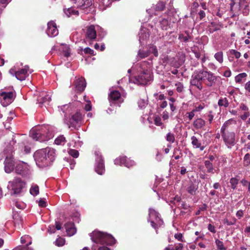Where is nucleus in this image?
I'll return each mask as SVG.
<instances>
[{"mask_svg": "<svg viewBox=\"0 0 250 250\" xmlns=\"http://www.w3.org/2000/svg\"><path fill=\"white\" fill-rule=\"evenodd\" d=\"M103 29L98 25H91L86 29L84 42L86 44L91 45L93 42L96 40L97 33L101 37L103 38L104 36V34L103 33Z\"/></svg>", "mask_w": 250, "mask_h": 250, "instance_id": "39448f33", "label": "nucleus"}, {"mask_svg": "<svg viewBox=\"0 0 250 250\" xmlns=\"http://www.w3.org/2000/svg\"><path fill=\"white\" fill-rule=\"evenodd\" d=\"M138 106L141 109H143L146 107L147 104V100L146 99H140L138 102Z\"/></svg>", "mask_w": 250, "mask_h": 250, "instance_id": "c03bdc74", "label": "nucleus"}, {"mask_svg": "<svg viewBox=\"0 0 250 250\" xmlns=\"http://www.w3.org/2000/svg\"><path fill=\"white\" fill-rule=\"evenodd\" d=\"M68 153L73 158H77L79 156V152L75 149H70L68 150Z\"/></svg>", "mask_w": 250, "mask_h": 250, "instance_id": "5fc2aeb1", "label": "nucleus"}, {"mask_svg": "<svg viewBox=\"0 0 250 250\" xmlns=\"http://www.w3.org/2000/svg\"><path fill=\"white\" fill-rule=\"evenodd\" d=\"M55 150L51 147L38 150L34 155L36 165L42 168L50 166L55 160Z\"/></svg>", "mask_w": 250, "mask_h": 250, "instance_id": "f03ea898", "label": "nucleus"}, {"mask_svg": "<svg viewBox=\"0 0 250 250\" xmlns=\"http://www.w3.org/2000/svg\"><path fill=\"white\" fill-rule=\"evenodd\" d=\"M229 103L227 98L220 97L218 101V105L220 108H226L229 107Z\"/></svg>", "mask_w": 250, "mask_h": 250, "instance_id": "cd10ccee", "label": "nucleus"}, {"mask_svg": "<svg viewBox=\"0 0 250 250\" xmlns=\"http://www.w3.org/2000/svg\"><path fill=\"white\" fill-rule=\"evenodd\" d=\"M149 38V34L148 30L145 28H141L139 33V41L140 44L143 45L146 44Z\"/></svg>", "mask_w": 250, "mask_h": 250, "instance_id": "a211bd4d", "label": "nucleus"}, {"mask_svg": "<svg viewBox=\"0 0 250 250\" xmlns=\"http://www.w3.org/2000/svg\"><path fill=\"white\" fill-rule=\"evenodd\" d=\"M215 244L219 250H226V248L224 246L223 242L218 239L215 240Z\"/></svg>", "mask_w": 250, "mask_h": 250, "instance_id": "49530a36", "label": "nucleus"}, {"mask_svg": "<svg viewBox=\"0 0 250 250\" xmlns=\"http://www.w3.org/2000/svg\"><path fill=\"white\" fill-rule=\"evenodd\" d=\"M230 53L235 56L236 59H239L241 57V53L234 49H231L229 50Z\"/></svg>", "mask_w": 250, "mask_h": 250, "instance_id": "bf43d9fd", "label": "nucleus"}, {"mask_svg": "<svg viewBox=\"0 0 250 250\" xmlns=\"http://www.w3.org/2000/svg\"><path fill=\"white\" fill-rule=\"evenodd\" d=\"M15 205L17 208H18L19 209H23L24 208V207H25V205L23 203H19L18 202H16L15 203Z\"/></svg>", "mask_w": 250, "mask_h": 250, "instance_id": "774afa93", "label": "nucleus"}, {"mask_svg": "<svg viewBox=\"0 0 250 250\" xmlns=\"http://www.w3.org/2000/svg\"><path fill=\"white\" fill-rule=\"evenodd\" d=\"M149 53H151L153 54L154 56L158 57V52L157 50V47L155 45H151L149 49Z\"/></svg>", "mask_w": 250, "mask_h": 250, "instance_id": "de8ad7c7", "label": "nucleus"}, {"mask_svg": "<svg viewBox=\"0 0 250 250\" xmlns=\"http://www.w3.org/2000/svg\"><path fill=\"white\" fill-rule=\"evenodd\" d=\"M64 226L66 232L68 236H71L76 233V228L73 223L67 222L65 224Z\"/></svg>", "mask_w": 250, "mask_h": 250, "instance_id": "b1692460", "label": "nucleus"}, {"mask_svg": "<svg viewBox=\"0 0 250 250\" xmlns=\"http://www.w3.org/2000/svg\"><path fill=\"white\" fill-rule=\"evenodd\" d=\"M16 173L22 176H26L29 174V166L27 163L19 162L16 164L15 168Z\"/></svg>", "mask_w": 250, "mask_h": 250, "instance_id": "2eb2a0df", "label": "nucleus"}, {"mask_svg": "<svg viewBox=\"0 0 250 250\" xmlns=\"http://www.w3.org/2000/svg\"><path fill=\"white\" fill-rule=\"evenodd\" d=\"M152 66L151 61H143L139 64L140 74L136 76L133 83L138 84L145 85L152 81V74L151 67Z\"/></svg>", "mask_w": 250, "mask_h": 250, "instance_id": "7ed1b4c3", "label": "nucleus"}, {"mask_svg": "<svg viewBox=\"0 0 250 250\" xmlns=\"http://www.w3.org/2000/svg\"><path fill=\"white\" fill-rule=\"evenodd\" d=\"M75 85L76 90L79 92H82L84 90L86 86V82L83 77L77 78L75 81Z\"/></svg>", "mask_w": 250, "mask_h": 250, "instance_id": "aec40b11", "label": "nucleus"}, {"mask_svg": "<svg viewBox=\"0 0 250 250\" xmlns=\"http://www.w3.org/2000/svg\"><path fill=\"white\" fill-rule=\"evenodd\" d=\"M214 57L216 60L218 61L220 63H222L224 61L223 58V53L222 51H219L216 53Z\"/></svg>", "mask_w": 250, "mask_h": 250, "instance_id": "ea45409f", "label": "nucleus"}, {"mask_svg": "<svg viewBox=\"0 0 250 250\" xmlns=\"http://www.w3.org/2000/svg\"><path fill=\"white\" fill-rule=\"evenodd\" d=\"M181 197L178 195L175 196L173 200H170L171 203L176 204V203H179L181 201Z\"/></svg>", "mask_w": 250, "mask_h": 250, "instance_id": "69168bd1", "label": "nucleus"}, {"mask_svg": "<svg viewBox=\"0 0 250 250\" xmlns=\"http://www.w3.org/2000/svg\"><path fill=\"white\" fill-rule=\"evenodd\" d=\"M59 49L63 52L64 57L67 58L70 56V48L67 44H61Z\"/></svg>", "mask_w": 250, "mask_h": 250, "instance_id": "7c9ffc66", "label": "nucleus"}, {"mask_svg": "<svg viewBox=\"0 0 250 250\" xmlns=\"http://www.w3.org/2000/svg\"><path fill=\"white\" fill-rule=\"evenodd\" d=\"M165 5L163 2H159L155 6L156 11H162L164 10Z\"/></svg>", "mask_w": 250, "mask_h": 250, "instance_id": "3c124183", "label": "nucleus"}, {"mask_svg": "<svg viewBox=\"0 0 250 250\" xmlns=\"http://www.w3.org/2000/svg\"><path fill=\"white\" fill-rule=\"evenodd\" d=\"M90 236L94 243L92 247V250H110L104 245H112L116 242L111 235L99 231H93Z\"/></svg>", "mask_w": 250, "mask_h": 250, "instance_id": "f257e3e1", "label": "nucleus"}, {"mask_svg": "<svg viewBox=\"0 0 250 250\" xmlns=\"http://www.w3.org/2000/svg\"><path fill=\"white\" fill-rule=\"evenodd\" d=\"M83 116L80 112H77L69 118H65L64 123L71 129H76L80 126Z\"/></svg>", "mask_w": 250, "mask_h": 250, "instance_id": "9d476101", "label": "nucleus"}, {"mask_svg": "<svg viewBox=\"0 0 250 250\" xmlns=\"http://www.w3.org/2000/svg\"><path fill=\"white\" fill-rule=\"evenodd\" d=\"M185 33L187 34L186 36H185L183 34L179 35V39L182 42H187L189 41H191L192 37L190 35L188 31H186Z\"/></svg>", "mask_w": 250, "mask_h": 250, "instance_id": "72a5a7b5", "label": "nucleus"}, {"mask_svg": "<svg viewBox=\"0 0 250 250\" xmlns=\"http://www.w3.org/2000/svg\"><path fill=\"white\" fill-rule=\"evenodd\" d=\"M236 121L233 119H230L227 121H226L222 126L221 127L220 132L221 133H225L226 132H229V129L230 128L231 125L233 124H235Z\"/></svg>", "mask_w": 250, "mask_h": 250, "instance_id": "5701e85b", "label": "nucleus"}, {"mask_svg": "<svg viewBox=\"0 0 250 250\" xmlns=\"http://www.w3.org/2000/svg\"><path fill=\"white\" fill-rule=\"evenodd\" d=\"M25 186V183L21 178L16 177L8 182L7 188L11 194L18 195L22 191Z\"/></svg>", "mask_w": 250, "mask_h": 250, "instance_id": "0eeeda50", "label": "nucleus"}, {"mask_svg": "<svg viewBox=\"0 0 250 250\" xmlns=\"http://www.w3.org/2000/svg\"><path fill=\"white\" fill-rule=\"evenodd\" d=\"M198 186L193 183H191L187 188V190L188 192L191 195H195Z\"/></svg>", "mask_w": 250, "mask_h": 250, "instance_id": "473e14b6", "label": "nucleus"}, {"mask_svg": "<svg viewBox=\"0 0 250 250\" xmlns=\"http://www.w3.org/2000/svg\"><path fill=\"white\" fill-rule=\"evenodd\" d=\"M166 138L167 141L171 143H173L175 141L174 135L173 133L171 132H169L167 134Z\"/></svg>", "mask_w": 250, "mask_h": 250, "instance_id": "09e8293b", "label": "nucleus"}, {"mask_svg": "<svg viewBox=\"0 0 250 250\" xmlns=\"http://www.w3.org/2000/svg\"><path fill=\"white\" fill-rule=\"evenodd\" d=\"M149 53L148 51L141 50L139 49L137 55V59H142L148 57Z\"/></svg>", "mask_w": 250, "mask_h": 250, "instance_id": "f704fd0d", "label": "nucleus"}, {"mask_svg": "<svg viewBox=\"0 0 250 250\" xmlns=\"http://www.w3.org/2000/svg\"><path fill=\"white\" fill-rule=\"evenodd\" d=\"M250 116V113L249 111H245L243 114H242L240 118L243 121H245Z\"/></svg>", "mask_w": 250, "mask_h": 250, "instance_id": "680f3d73", "label": "nucleus"}, {"mask_svg": "<svg viewBox=\"0 0 250 250\" xmlns=\"http://www.w3.org/2000/svg\"><path fill=\"white\" fill-rule=\"evenodd\" d=\"M229 182L231 188L234 189L236 188L237 185L238 183V180L236 178L233 177L230 179Z\"/></svg>", "mask_w": 250, "mask_h": 250, "instance_id": "a18cd8bd", "label": "nucleus"}, {"mask_svg": "<svg viewBox=\"0 0 250 250\" xmlns=\"http://www.w3.org/2000/svg\"><path fill=\"white\" fill-rule=\"evenodd\" d=\"M239 108L242 111H249V107L244 103H241L240 104Z\"/></svg>", "mask_w": 250, "mask_h": 250, "instance_id": "338daca9", "label": "nucleus"}, {"mask_svg": "<svg viewBox=\"0 0 250 250\" xmlns=\"http://www.w3.org/2000/svg\"><path fill=\"white\" fill-rule=\"evenodd\" d=\"M203 82L209 87L215 84L217 78L213 73L210 71L203 70Z\"/></svg>", "mask_w": 250, "mask_h": 250, "instance_id": "4468645a", "label": "nucleus"}, {"mask_svg": "<svg viewBox=\"0 0 250 250\" xmlns=\"http://www.w3.org/2000/svg\"><path fill=\"white\" fill-rule=\"evenodd\" d=\"M21 242L22 244H25L26 243V246L24 247H28L32 243L31 237L29 235L22 236L21 238Z\"/></svg>", "mask_w": 250, "mask_h": 250, "instance_id": "c9c22d12", "label": "nucleus"}, {"mask_svg": "<svg viewBox=\"0 0 250 250\" xmlns=\"http://www.w3.org/2000/svg\"><path fill=\"white\" fill-rule=\"evenodd\" d=\"M13 250H33V249L31 248L19 246L14 249Z\"/></svg>", "mask_w": 250, "mask_h": 250, "instance_id": "e2e57ef3", "label": "nucleus"}, {"mask_svg": "<svg viewBox=\"0 0 250 250\" xmlns=\"http://www.w3.org/2000/svg\"><path fill=\"white\" fill-rule=\"evenodd\" d=\"M114 164L116 165H124L125 167L129 168L135 165V163L134 161L127 159L125 156H123L116 158L114 160Z\"/></svg>", "mask_w": 250, "mask_h": 250, "instance_id": "dca6fc26", "label": "nucleus"}, {"mask_svg": "<svg viewBox=\"0 0 250 250\" xmlns=\"http://www.w3.org/2000/svg\"><path fill=\"white\" fill-rule=\"evenodd\" d=\"M64 13L67 17H70L72 16H78L79 11L73 7H70L67 9H64Z\"/></svg>", "mask_w": 250, "mask_h": 250, "instance_id": "c85d7f7f", "label": "nucleus"}, {"mask_svg": "<svg viewBox=\"0 0 250 250\" xmlns=\"http://www.w3.org/2000/svg\"><path fill=\"white\" fill-rule=\"evenodd\" d=\"M15 164L12 157H8L4 161V170L6 173H10L14 169Z\"/></svg>", "mask_w": 250, "mask_h": 250, "instance_id": "412c9836", "label": "nucleus"}, {"mask_svg": "<svg viewBox=\"0 0 250 250\" xmlns=\"http://www.w3.org/2000/svg\"><path fill=\"white\" fill-rule=\"evenodd\" d=\"M247 77V74L244 72L240 73L235 77V81L236 83H240L242 82L243 79H245Z\"/></svg>", "mask_w": 250, "mask_h": 250, "instance_id": "4c0bfd02", "label": "nucleus"}, {"mask_svg": "<svg viewBox=\"0 0 250 250\" xmlns=\"http://www.w3.org/2000/svg\"><path fill=\"white\" fill-rule=\"evenodd\" d=\"M154 121L155 125L157 126H160L163 125L162 123L161 122V119L159 116H156L155 117Z\"/></svg>", "mask_w": 250, "mask_h": 250, "instance_id": "052dcab7", "label": "nucleus"}, {"mask_svg": "<svg viewBox=\"0 0 250 250\" xmlns=\"http://www.w3.org/2000/svg\"><path fill=\"white\" fill-rule=\"evenodd\" d=\"M243 165L245 167L250 166V154L247 153L243 158Z\"/></svg>", "mask_w": 250, "mask_h": 250, "instance_id": "37998d69", "label": "nucleus"}, {"mask_svg": "<svg viewBox=\"0 0 250 250\" xmlns=\"http://www.w3.org/2000/svg\"><path fill=\"white\" fill-rule=\"evenodd\" d=\"M50 93L46 91H42L38 97L37 101L40 104H48L51 101Z\"/></svg>", "mask_w": 250, "mask_h": 250, "instance_id": "6ab92c4d", "label": "nucleus"}, {"mask_svg": "<svg viewBox=\"0 0 250 250\" xmlns=\"http://www.w3.org/2000/svg\"><path fill=\"white\" fill-rule=\"evenodd\" d=\"M191 144L194 148H199L201 151L205 149V146L202 145L201 142L196 137L193 136L191 137Z\"/></svg>", "mask_w": 250, "mask_h": 250, "instance_id": "a878e982", "label": "nucleus"}, {"mask_svg": "<svg viewBox=\"0 0 250 250\" xmlns=\"http://www.w3.org/2000/svg\"><path fill=\"white\" fill-rule=\"evenodd\" d=\"M15 93L13 90H8L6 89L1 90L0 92V103L4 107L9 105L15 98Z\"/></svg>", "mask_w": 250, "mask_h": 250, "instance_id": "1a4fd4ad", "label": "nucleus"}, {"mask_svg": "<svg viewBox=\"0 0 250 250\" xmlns=\"http://www.w3.org/2000/svg\"><path fill=\"white\" fill-rule=\"evenodd\" d=\"M13 220L14 223L16 227H17L18 229H20L21 228V226L22 223V219L21 216H20L18 214H15L13 215Z\"/></svg>", "mask_w": 250, "mask_h": 250, "instance_id": "c756f323", "label": "nucleus"}, {"mask_svg": "<svg viewBox=\"0 0 250 250\" xmlns=\"http://www.w3.org/2000/svg\"><path fill=\"white\" fill-rule=\"evenodd\" d=\"M221 136L225 145L228 148H231L235 144V134L234 132L222 133Z\"/></svg>", "mask_w": 250, "mask_h": 250, "instance_id": "ddd939ff", "label": "nucleus"}, {"mask_svg": "<svg viewBox=\"0 0 250 250\" xmlns=\"http://www.w3.org/2000/svg\"><path fill=\"white\" fill-rule=\"evenodd\" d=\"M245 89L246 90V95L250 98V81L247 82L245 84Z\"/></svg>", "mask_w": 250, "mask_h": 250, "instance_id": "864d4df0", "label": "nucleus"}, {"mask_svg": "<svg viewBox=\"0 0 250 250\" xmlns=\"http://www.w3.org/2000/svg\"><path fill=\"white\" fill-rule=\"evenodd\" d=\"M120 98L121 94L118 90H110V92L108 96L109 101L110 103L118 101L120 100Z\"/></svg>", "mask_w": 250, "mask_h": 250, "instance_id": "393cba45", "label": "nucleus"}, {"mask_svg": "<svg viewBox=\"0 0 250 250\" xmlns=\"http://www.w3.org/2000/svg\"><path fill=\"white\" fill-rule=\"evenodd\" d=\"M33 70L29 69L28 65H25L23 68H20L17 66H14L9 71V73L19 81H22L31 74Z\"/></svg>", "mask_w": 250, "mask_h": 250, "instance_id": "423d86ee", "label": "nucleus"}, {"mask_svg": "<svg viewBox=\"0 0 250 250\" xmlns=\"http://www.w3.org/2000/svg\"><path fill=\"white\" fill-rule=\"evenodd\" d=\"M30 193L33 196H36L39 193V187L36 185H33L30 188Z\"/></svg>", "mask_w": 250, "mask_h": 250, "instance_id": "79ce46f5", "label": "nucleus"}, {"mask_svg": "<svg viewBox=\"0 0 250 250\" xmlns=\"http://www.w3.org/2000/svg\"><path fill=\"white\" fill-rule=\"evenodd\" d=\"M46 33L50 37H54L58 35L59 31L54 21H51L48 22Z\"/></svg>", "mask_w": 250, "mask_h": 250, "instance_id": "f3484780", "label": "nucleus"}, {"mask_svg": "<svg viewBox=\"0 0 250 250\" xmlns=\"http://www.w3.org/2000/svg\"><path fill=\"white\" fill-rule=\"evenodd\" d=\"M160 62L163 66L166 65L168 62V57L167 55H162L160 58Z\"/></svg>", "mask_w": 250, "mask_h": 250, "instance_id": "603ef678", "label": "nucleus"}, {"mask_svg": "<svg viewBox=\"0 0 250 250\" xmlns=\"http://www.w3.org/2000/svg\"><path fill=\"white\" fill-rule=\"evenodd\" d=\"M148 222L150 223L151 227L156 229L157 233V229L163 225V221L161 219L160 214L155 209L149 208Z\"/></svg>", "mask_w": 250, "mask_h": 250, "instance_id": "6e6552de", "label": "nucleus"}, {"mask_svg": "<svg viewBox=\"0 0 250 250\" xmlns=\"http://www.w3.org/2000/svg\"><path fill=\"white\" fill-rule=\"evenodd\" d=\"M175 86L176 90L179 93L182 92L184 89V85L181 83L178 82L175 83Z\"/></svg>", "mask_w": 250, "mask_h": 250, "instance_id": "6e6d98bb", "label": "nucleus"}, {"mask_svg": "<svg viewBox=\"0 0 250 250\" xmlns=\"http://www.w3.org/2000/svg\"><path fill=\"white\" fill-rule=\"evenodd\" d=\"M83 52H84V54H89L90 55H94V51L93 50L90 49L89 47H86L84 49H83V48H81L78 50V53L83 54Z\"/></svg>", "mask_w": 250, "mask_h": 250, "instance_id": "58836bf2", "label": "nucleus"}, {"mask_svg": "<svg viewBox=\"0 0 250 250\" xmlns=\"http://www.w3.org/2000/svg\"><path fill=\"white\" fill-rule=\"evenodd\" d=\"M203 75V69L198 70L194 71L191 76V78L190 80L191 84L193 86H196L199 90L202 89Z\"/></svg>", "mask_w": 250, "mask_h": 250, "instance_id": "9b49d317", "label": "nucleus"}, {"mask_svg": "<svg viewBox=\"0 0 250 250\" xmlns=\"http://www.w3.org/2000/svg\"><path fill=\"white\" fill-rule=\"evenodd\" d=\"M92 4V0H78L76 3L77 7L82 10L87 9Z\"/></svg>", "mask_w": 250, "mask_h": 250, "instance_id": "4be33fe9", "label": "nucleus"}, {"mask_svg": "<svg viewBox=\"0 0 250 250\" xmlns=\"http://www.w3.org/2000/svg\"><path fill=\"white\" fill-rule=\"evenodd\" d=\"M205 125V121L201 118H197L193 123V126L197 129L203 128Z\"/></svg>", "mask_w": 250, "mask_h": 250, "instance_id": "bb28decb", "label": "nucleus"}, {"mask_svg": "<svg viewBox=\"0 0 250 250\" xmlns=\"http://www.w3.org/2000/svg\"><path fill=\"white\" fill-rule=\"evenodd\" d=\"M9 114L10 116L7 117L6 121L4 123V126L5 127H6V124L10 123L15 116L14 113L13 112H10Z\"/></svg>", "mask_w": 250, "mask_h": 250, "instance_id": "13d9d810", "label": "nucleus"}, {"mask_svg": "<svg viewBox=\"0 0 250 250\" xmlns=\"http://www.w3.org/2000/svg\"><path fill=\"white\" fill-rule=\"evenodd\" d=\"M48 125L38 126L30 131V136L35 140L40 142L47 141L53 137L52 131Z\"/></svg>", "mask_w": 250, "mask_h": 250, "instance_id": "20e7f679", "label": "nucleus"}, {"mask_svg": "<svg viewBox=\"0 0 250 250\" xmlns=\"http://www.w3.org/2000/svg\"><path fill=\"white\" fill-rule=\"evenodd\" d=\"M99 1L102 4L106 7L109 6L111 3V1L110 0H99Z\"/></svg>", "mask_w": 250, "mask_h": 250, "instance_id": "0e129e2a", "label": "nucleus"}, {"mask_svg": "<svg viewBox=\"0 0 250 250\" xmlns=\"http://www.w3.org/2000/svg\"><path fill=\"white\" fill-rule=\"evenodd\" d=\"M65 142V138L63 135L59 136L55 140V143L57 145H63Z\"/></svg>", "mask_w": 250, "mask_h": 250, "instance_id": "a19ab883", "label": "nucleus"}, {"mask_svg": "<svg viewBox=\"0 0 250 250\" xmlns=\"http://www.w3.org/2000/svg\"><path fill=\"white\" fill-rule=\"evenodd\" d=\"M195 115V111L193 109L190 112H187L186 114V117L187 118L189 121L192 120L193 118Z\"/></svg>", "mask_w": 250, "mask_h": 250, "instance_id": "4d7b16f0", "label": "nucleus"}, {"mask_svg": "<svg viewBox=\"0 0 250 250\" xmlns=\"http://www.w3.org/2000/svg\"><path fill=\"white\" fill-rule=\"evenodd\" d=\"M159 25L160 26V27L163 30H166L168 29V25H169L168 21L166 19L163 18L160 21Z\"/></svg>", "mask_w": 250, "mask_h": 250, "instance_id": "e433bc0d", "label": "nucleus"}, {"mask_svg": "<svg viewBox=\"0 0 250 250\" xmlns=\"http://www.w3.org/2000/svg\"><path fill=\"white\" fill-rule=\"evenodd\" d=\"M204 164L205 167L207 169V172L214 173V168L213 166V164L208 160H206L204 162Z\"/></svg>", "mask_w": 250, "mask_h": 250, "instance_id": "2f4dec72", "label": "nucleus"}, {"mask_svg": "<svg viewBox=\"0 0 250 250\" xmlns=\"http://www.w3.org/2000/svg\"><path fill=\"white\" fill-rule=\"evenodd\" d=\"M65 240L62 237L58 238L55 242V244L58 247H62L63 246Z\"/></svg>", "mask_w": 250, "mask_h": 250, "instance_id": "8fccbe9b", "label": "nucleus"}, {"mask_svg": "<svg viewBox=\"0 0 250 250\" xmlns=\"http://www.w3.org/2000/svg\"><path fill=\"white\" fill-rule=\"evenodd\" d=\"M95 154L96 155L95 171L99 175H103L105 171L104 159L99 151H96Z\"/></svg>", "mask_w": 250, "mask_h": 250, "instance_id": "f8f14e48", "label": "nucleus"}]
</instances>
